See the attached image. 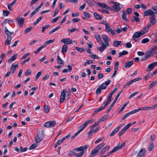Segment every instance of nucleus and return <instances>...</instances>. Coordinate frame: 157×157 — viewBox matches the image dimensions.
Here are the masks:
<instances>
[{"label": "nucleus", "instance_id": "obj_1", "mask_svg": "<svg viewBox=\"0 0 157 157\" xmlns=\"http://www.w3.org/2000/svg\"><path fill=\"white\" fill-rule=\"evenodd\" d=\"M88 147L89 146L87 145H85L84 146H81L79 147L75 148L74 149V150L75 151H81L80 152L76 154L74 157H81L87 151V149Z\"/></svg>", "mask_w": 157, "mask_h": 157}, {"label": "nucleus", "instance_id": "obj_2", "mask_svg": "<svg viewBox=\"0 0 157 157\" xmlns=\"http://www.w3.org/2000/svg\"><path fill=\"white\" fill-rule=\"evenodd\" d=\"M112 98V96L109 95L108 98L106 100L105 102L104 103V105L100 108L98 109L94 110V112L95 113H97L99 112H100L102 110L105 109L106 107L110 103L111 101V99Z\"/></svg>", "mask_w": 157, "mask_h": 157}, {"label": "nucleus", "instance_id": "obj_3", "mask_svg": "<svg viewBox=\"0 0 157 157\" xmlns=\"http://www.w3.org/2000/svg\"><path fill=\"white\" fill-rule=\"evenodd\" d=\"M114 5L113 6L111 7H109V10L115 11L116 12H117L120 11L121 9L122 6L120 7L121 6L120 3L117 2H113Z\"/></svg>", "mask_w": 157, "mask_h": 157}, {"label": "nucleus", "instance_id": "obj_4", "mask_svg": "<svg viewBox=\"0 0 157 157\" xmlns=\"http://www.w3.org/2000/svg\"><path fill=\"white\" fill-rule=\"evenodd\" d=\"M105 145V143H102L96 146L92 151L91 153V155H92L93 156L96 155V154L99 151V150L104 147Z\"/></svg>", "mask_w": 157, "mask_h": 157}, {"label": "nucleus", "instance_id": "obj_5", "mask_svg": "<svg viewBox=\"0 0 157 157\" xmlns=\"http://www.w3.org/2000/svg\"><path fill=\"white\" fill-rule=\"evenodd\" d=\"M44 135L43 132H38L36 138V143H39L42 140Z\"/></svg>", "mask_w": 157, "mask_h": 157}, {"label": "nucleus", "instance_id": "obj_6", "mask_svg": "<svg viewBox=\"0 0 157 157\" xmlns=\"http://www.w3.org/2000/svg\"><path fill=\"white\" fill-rule=\"evenodd\" d=\"M94 121V120L92 119L86 121L83 124L80 126L81 128L80 129V131L82 132L89 124H90L93 122Z\"/></svg>", "mask_w": 157, "mask_h": 157}, {"label": "nucleus", "instance_id": "obj_7", "mask_svg": "<svg viewBox=\"0 0 157 157\" xmlns=\"http://www.w3.org/2000/svg\"><path fill=\"white\" fill-rule=\"evenodd\" d=\"M132 123H129L124 126V128L119 132V136H120L123 135L126 131L127 129L132 125Z\"/></svg>", "mask_w": 157, "mask_h": 157}, {"label": "nucleus", "instance_id": "obj_8", "mask_svg": "<svg viewBox=\"0 0 157 157\" xmlns=\"http://www.w3.org/2000/svg\"><path fill=\"white\" fill-rule=\"evenodd\" d=\"M56 122L55 121H52L45 123L44 126L47 128L53 127L56 125Z\"/></svg>", "mask_w": 157, "mask_h": 157}, {"label": "nucleus", "instance_id": "obj_9", "mask_svg": "<svg viewBox=\"0 0 157 157\" xmlns=\"http://www.w3.org/2000/svg\"><path fill=\"white\" fill-rule=\"evenodd\" d=\"M157 66V62H154L149 64L147 68V72L152 71L155 66Z\"/></svg>", "mask_w": 157, "mask_h": 157}, {"label": "nucleus", "instance_id": "obj_10", "mask_svg": "<svg viewBox=\"0 0 157 157\" xmlns=\"http://www.w3.org/2000/svg\"><path fill=\"white\" fill-rule=\"evenodd\" d=\"M142 35L141 33L140 32L138 31L135 33L132 37V39L135 41H136V39L140 37Z\"/></svg>", "mask_w": 157, "mask_h": 157}, {"label": "nucleus", "instance_id": "obj_11", "mask_svg": "<svg viewBox=\"0 0 157 157\" xmlns=\"http://www.w3.org/2000/svg\"><path fill=\"white\" fill-rule=\"evenodd\" d=\"M16 20L20 27H21L23 26L24 21V19L23 17H17Z\"/></svg>", "mask_w": 157, "mask_h": 157}, {"label": "nucleus", "instance_id": "obj_12", "mask_svg": "<svg viewBox=\"0 0 157 157\" xmlns=\"http://www.w3.org/2000/svg\"><path fill=\"white\" fill-rule=\"evenodd\" d=\"M146 150L144 148L141 149L137 155V157H144Z\"/></svg>", "mask_w": 157, "mask_h": 157}, {"label": "nucleus", "instance_id": "obj_13", "mask_svg": "<svg viewBox=\"0 0 157 157\" xmlns=\"http://www.w3.org/2000/svg\"><path fill=\"white\" fill-rule=\"evenodd\" d=\"M66 92V90L65 89L63 90L61 93L60 97V103L63 102L64 100L65 95V93Z\"/></svg>", "mask_w": 157, "mask_h": 157}, {"label": "nucleus", "instance_id": "obj_14", "mask_svg": "<svg viewBox=\"0 0 157 157\" xmlns=\"http://www.w3.org/2000/svg\"><path fill=\"white\" fill-rule=\"evenodd\" d=\"M153 56V51L152 50H150L147 51L145 54V56L147 59L152 57Z\"/></svg>", "mask_w": 157, "mask_h": 157}, {"label": "nucleus", "instance_id": "obj_15", "mask_svg": "<svg viewBox=\"0 0 157 157\" xmlns=\"http://www.w3.org/2000/svg\"><path fill=\"white\" fill-rule=\"evenodd\" d=\"M102 38L105 43V44L107 45V47L109 46V43L108 41L109 38L108 36L105 35H103L102 36Z\"/></svg>", "mask_w": 157, "mask_h": 157}, {"label": "nucleus", "instance_id": "obj_16", "mask_svg": "<svg viewBox=\"0 0 157 157\" xmlns=\"http://www.w3.org/2000/svg\"><path fill=\"white\" fill-rule=\"evenodd\" d=\"M61 42L65 44H72L73 41L69 38L63 39L61 41Z\"/></svg>", "mask_w": 157, "mask_h": 157}, {"label": "nucleus", "instance_id": "obj_17", "mask_svg": "<svg viewBox=\"0 0 157 157\" xmlns=\"http://www.w3.org/2000/svg\"><path fill=\"white\" fill-rule=\"evenodd\" d=\"M154 13L151 9H149L144 11V16H151L154 14Z\"/></svg>", "mask_w": 157, "mask_h": 157}, {"label": "nucleus", "instance_id": "obj_18", "mask_svg": "<svg viewBox=\"0 0 157 157\" xmlns=\"http://www.w3.org/2000/svg\"><path fill=\"white\" fill-rule=\"evenodd\" d=\"M97 4L100 7L102 8H105L109 10V7L107 4L104 3L101 4L100 2H97Z\"/></svg>", "mask_w": 157, "mask_h": 157}, {"label": "nucleus", "instance_id": "obj_19", "mask_svg": "<svg viewBox=\"0 0 157 157\" xmlns=\"http://www.w3.org/2000/svg\"><path fill=\"white\" fill-rule=\"evenodd\" d=\"M125 144V143H123L122 144H121V145H117L115 147L113 148V150L114 152L121 150L123 147L124 146Z\"/></svg>", "mask_w": 157, "mask_h": 157}, {"label": "nucleus", "instance_id": "obj_20", "mask_svg": "<svg viewBox=\"0 0 157 157\" xmlns=\"http://www.w3.org/2000/svg\"><path fill=\"white\" fill-rule=\"evenodd\" d=\"M105 31L108 33H110L111 34L113 35H115V33L114 30L110 28V25L109 26L108 28L105 29Z\"/></svg>", "mask_w": 157, "mask_h": 157}, {"label": "nucleus", "instance_id": "obj_21", "mask_svg": "<svg viewBox=\"0 0 157 157\" xmlns=\"http://www.w3.org/2000/svg\"><path fill=\"white\" fill-rule=\"evenodd\" d=\"M17 54H14L8 60V63H11V62L15 60L17 58Z\"/></svg>", "mask_w": 157, "mask_h": 157}, {"label": "nucleus", "instance_id": "obj_22", "mask_svg": "<svg viewBox=\"0 0 157 157\" xmlns=\"http://www.w3.org/2000/svg\"><path fill=\"white\" fill-rule=\"evenodd\" d=\"M94 15L95 18L97 20H101L103 17L102 15H100L96 12H94Z\"/></svg>", "mask_w": 157, "mask_h": 157}, {"label": "nucleus", "instance_id": "obj_23", "mask_svg": "<svg viewBox=\"0 0 157 157\" xmlns=\"http://www.w3.org/2000/svg\"><path fill=\"white\" fill-rule=\"evenodd\" d=\"M11 36H7V39L6 40L5 44L6 45H8L10 44V42L12 40Z\"/></svg>", "mask_w": 157, "mask_h": 157}, {"label": "nucleus", "instance_id": "obj_24", "mask_svg": "<svg viewBox=\"0 0 157 157\" xmlns=\"http://www.w3.org/2000/svg\"><path fill=\"white\" fill-rule=\"evenodd\" d=\"M5 32L6 34L7 35V36H11V35L13 34V32H10L8 29L6 27H5Z\"/></svg>", "mask_w": 157, "mask_h": 157}, {"label": "nucleus", "instance_id": "obj_25", "mask_svg": "<svg viewBox=\"0 0 157 157\" xmlns=\"http://www.w3.org/2000/svg\"><path fill=\"white\" fill-rule=\"evenodd\" d=\"M122 90L121 91L117 93L114 101L112 103V104H113V105H114L115 103L116 102L118 97L120 95L121 93L122 92Z\"/></svg>", "mask_w": 157, "mask_h": 157}, {"label": "nucleus", "instance_id": "obj_26", "mask_svg": "<svg viewBox=\"0 0 157 157\" xmlns=\"http://www.w3.org/2000/svg\"><path fill=\"white\" fill-rule=\"evenodd\" d=\"M18 66L17 65H14L12 64L11 66L10 70L12 73H14L16 71V68Z\"/></svg>", "mask_w": 157, "mask_h": 157}, {"label": "nucleus", "instance_id": "obj_27", "mask_svg": "<svg viewBox=\"0 0 157 157\" xmlns=\"http://www.w3.org/2000/svg\"><path fill=\"white\" fill-rule=\"evenodd\" d=\"M126 13L124 11H123L122 15V19L124 21H128V20L126 17Z\"/></svg>", "mask_w": 157, "mask_h": 157}, {"label": "nucleus", "instance_id": "obj_28", "mask_svg": "<svg viewBox=\"0 0 157 157\" xmlns=\"http://www.w3.org/2000/svg\"><path fill=\"white\" fill-rule=\"evenodd\" d=\"M67 50V46L66 44H64L62 47L61 52L63 54L66 53Z\"/></svg>", "mask_w": 157, "mask_h": 157}, {"label": "nucleus", "instance_id": "obj_29", "mask_svg": "<svg viewBox=\"0 0 157 157\" xmlns=\"http://www.w3.org/2000/svg\"><path fill=\"white\" fill-rule=\"evenodd\" d=\"M102 46L98 48L99 50L101 52H103L104 50L106 48V47H107V45L104 44L103 43H102Z\"/></svg>", "mask_w": 157, "mask_h": 157}, {"label": "nucleus", "instance_id": "obj_30", "mask_svg": "<svg viewBox=\"0 0 157 157\" xmlns=\"http://www.w3.org/2000/svg\"><path fill=\"white\" fill-rule=\"evenodd\" d=\"M109 148V146H108L105 147L101 150L100 152V153L101 155H103L104 153Z\"/></svg>", "mask_w": 157, "mask_h": 157}, {"label": "nucleus", "instance_id": "obj_31", "mask_svg": "<svg viewBox=\"0 0 157 157\" xmlns=\"http://www.w3.org/2000/svg\"><path fill=\"white\" fill-rule=\"evenodd\" d=\"M95 38L99 43H101L102 40L101 36L99 34H95Z\"/></svg>", "mask_w": 157, "mask_h": 157}, {"label": "nucleus", "instance_id": "obj_32", "mask_svg": "<svg viewBox=\"0 0 157 157\" xmlns=\"http://www.w3.org/2000/svg\"><path fill=\"white\" fill-rule=\"evenodd\" d=\"M133 64V61L132 60L126 63L124 66V67L126 68H128L131 67Z\"/></svg>", "mask_w": 157, "mask_h": 157}, {"label": "nucleus", "instance_id": "obj_33", "mask_svg": "<svg viewBox=\"0 0 157 157\" xmlns=\"http://www.w3.org/2000/svg\"><path fill=\"white\" fill-rule=\"evenodd\" d=\"M151 21L150 22V24L153 25L155 24L156 22V20L154 16H152L151 17Z\"/></svg>", "mask_w": 157, "mask_h": 157}, {"label": "nucleus", "instance_id": "obj_34", "mask_svg": "<svg viewBox=\"0 0 157 157\" xmlns=\"http://www.w3.org/2000/svg\"><path fill=\"white\" fill-rule=\"evenodd\" d=\"M63 141L64 140H63L62 138L61 140H58L55 143L54 145V147H56L58 145L61 144Z\"/></svg>", "mask_w": 157, "mask_h": 157}, {"label": "nucleus", "instance_id": "obj_35", "mask_svg": "<svg viewBox=\"0 0 157 157\" xmlns=\"http://www.w3.org/2000/svg\"><path fill=\"white\" fill-rule=\"evenodd\" d=\"M114 46L115 47H117L120 45H121L122 43L121 41H114L113 42Z\"/></svg>", "mask_w": 157, "mask_h": 157}, {"label": "nucleus", "instance_id": "obj_36", "mask_svg": "<svg viewBox=\"0 0 157 157\" xmlns=\"http://www.w3.org/2000/svg\"><path fill=\"white\" fill-rule=\"evenodd\" d=\"M108 117L109 116L108 115L104 116L100 119L98 120V121L100 123V122H102L103 121L106 120L107 118H108Z\"/></svg>", "mask_w": 157, "mask_h": 157}, {"label": "nucleus", "instance_id": "obj_37", "mask_svg": "<svg viewBox=\"0 0 157 157\" xmlns=\"http://www.w3.org/2000/svg\"><path fill=\"white\" fill-rule=\"evenodd\" d=\"M57 63L59 64H63V61L61 59L59 56H57Z\"/></svg>", "mask_w": 157, "mask_h": 157}, {"label": "nucleus", "instance_id": "obj_38", "mask_svg": "<svg viewBox=\"0 0 157 157\" xmlns=\"http://www.w3.org/2000/svg\"><path fill=\"white\" fill-rule=\"evenodd\" d=\"M141 110L144 111L152 109L151 106H146L140 108Z\"/></svg>", "mask_w": 157, "mask_h": 157}, {"label": "nucleus", "instance_id": "obj_39", "mask_svg": "<svg viewBox=\"0 0 157 157\" xmlns=\"http://www.w3.org/2000/svg\"><path fill=\"white\" fill-rule=\"evenodd\" d=\"M100 24L105 25V28H108V26L110 25L108 22L104 20L101 21L100 22Z\"/></svg>", "mask_w": 157, "mask_h": 157}, {"label": "nucleus", "instance_id": "obj_40", "mask_svg": "<svg viewBox=\"0 0 157 157\" xmlns=\"http://www.w3.org/2000/svg\"><path fill=\"white\" fill-rule=\"evenodd\" d=\"M128 53V52L127 51L124 50L123 52H120L119 53L118 57H120L122 56L127 54Z\"/></svg>", "mask_w": 157, "mask_h": 157}, {"label": "nucleus", "instance_id": "obj_41", "mask_svg": "<svg viewBox=\"0 0 157 157\" xmlns=\"http://www.w3.org/2000/svg\"><path fill=\"white\" fill-rule=\"evenodd\" d=\"M98 87L100 88L101 90H105L107 86H106L105 83H103L101 85H100Z\"/></svg>", "mask_w": 157, "mask_h": 157}, {"label": "nucleus", "instance_id": "obj_42", "mask_svg": "<svg viewBox=\"0 0 157 157\" xmlns=\"http://www.w3.org/2000/svg\"><path fill=\"white\" fill-rule=\"evenodd\" d=\"M60 28V26H58L54 29H52L51 31L49 32V34H51L55 32V31H56L57 30H58Z\"/></svg>", "mask_w": 157, "mask_h": 157}, {"label": "nucleus", "instance_id": "obj_43", "mask_svg": "<svg viewBox=\"0 0 157 157\" xmlns=\"http://www.w3.org/2000/svg\"><path fill=\"white\" fill-rule=\"evenodd\" d=\"M146 28H147L145 27L144 28H143L140 31V32L141 33L142 35L146 33H147L148 32V30Z\"/></svg>", "mask_w": 157, "mask_h": 157}, {"label": "nucleus", "instance_id": "obj_44", "mask_svg": "<svg viewBox=\"0 0 157 157\" xmlns=\"http://www.w3.org/2000/svg\"><path fill=\"white\" fill-rule=\"evenodd\" d=\"M157 83V81H155L152 82L149 85V88L151 89Z\"/></svg>", "mask_w": 157, "mask_h": 157}, {"label": "nucleus", "instance_id": "obj_45", "mask_svg": "<svg viewBox=\"0 0 157 157\" xmlns=\"http://www.w3.org/2000/svg\"><path fill=\"white\" fill-rule=\"evenodd\" d=\"M50 26V25H45L43 27L42 29L41 32L42 33H44L45 31V29H48V28H49Z\"/></svg>", "mask_w": 157, "mask_h": 157}, {"label": "nucleus", "instance_id": "obj_46", "mask_svg": "<svg viewBox=\"0 0 157 157\" xmlns=\"http://www.w3.org/2000/svg\"><path fill=\"white\" fill-rule=\"evenodd\" d=\"M113 105H114L111 103V105L109 107H108L107 110L105 111L106 113H109L110 112L111 109H112V108L113 107Z\"/></svg>", "mask_w": 157, "mask_h": 157}, {"label": "nucleus", "instance_id": "obj_47", "mask_svg": "<svg viewBox=\"0 0 157 157\" xmlns=\"http://www.w3.org/2000/svg\"><path fill=\"white\" fill-rule=\"evenodd\" d=\"M44 112L47 113L49 112V110L48 106L46 105H45L44 106Z\"/></svg>", "mask_w": 157, "mask_h": 157}, {"label": "nucleus", "instance_id": "obj_48", "mask_svg": "<svg viewBox=\"0 0 157 157\" xmlns=\"http://www.w3.org/2000/svg\"><path fill=\"white\" fill-rule=\"evenodd\" d=\"M99 123H100L99 122V121H98L94 123L93 124L91 125L90 127V128H92V129H93L94 128H95L97 125H98L99 124Z\"/></svg>", "mask_w": 157, "mask_h": 157}, {"label": "nucleus", "instance_id": "obj_49", "mask_svg": "<svg viewBox=\"0 0 157 157\" xmlns=\"http://www.w3.org/2000/svg\"><path fill=\"white\" fill-rule=\"evenodd\" d=\"M32 28L33 27L32 26H30L26 29L25 31V33L26 34L29 33Z\"/></svg>", "mask_w": 157, "mask_h": 157}, {"label": "nucleus", "instance_id": "obj_50", "mask_svg": "<svg viewBox=\"0 0 157 157\" xmlns=\"http://www.w3.org/2000/svg\"><path fill=\"white\" fill-rule=\"evenodd\" d=\"M43 18V17L42 16H41L40 17H39L36 20V21L34 23V24L35 25H36Z\"/></svg>", "mask_w": 157, "mask_h": 157}, {"label": "nucleus", "instance_id": "obj_51", "mask_svg": "<svg viewBox=\"0 0 157 157\" xmlns=\"http://www.w3.org/2000/svg\"><path fill=\"white\" fill-rule=\"evenodd\" d=\"M42 73V71H41L40 72H38V73L37 74V75L36 76L35 80H37V79L39 78V77L41 75V74Z\"/></svg>", "mask_w": 157, "mask_h": 157}, {"label": "nucleus", "instance_id": "obj_52", "mask_svg": "<svg viewBox=\"0 0 157 157\" xmlns=\"http://www.w3.org/2000/svg\"><path fill=\"white\" fill-rule=\"evenodd\" d=\"M131 114L130 112H128V113H126L125 115H124V116L122 117V118L121 119V121L124 120Z\"/></svg>", "mask_w": 157, "mask_h": 157}, {"label": "nucleus", "instance_id": "obj_53", "mask_svg": "<svg viewBox=\"0 0 157 157\" xmlns=\"http://www.w3.org/2000/svg\"><path fill=\"white\" fill-rule=\"evenodd\" d=\"M141 110L140 108L139 109H135V110H132L130 112L131 114H133L134 113H136L139 111Z\"/></svg>", "mask_w": 157, "mask_h": 157}, {"label": "nucleus", "instance_id": "obj_54", "mask_svg": "<svg viewBox=\"0 0 157 157\" xmlns=\"http://www.w3.org/2000/svg\"><path fill=\"white\" fill-rule=\"evenodd\" d=\"M75 49L78 51L81 52H82L85 51V50L84 49L81 48H78V47H76L75 48Z\"/></svg>", "mask_w": 157, "mask_h": 157}, {"label": "nucleus", "instance_id": "obj_55", "mask_svg": "<svg viewBox=\"0 0 157 157\" xmlns=\"http://www.w3.org/2000/svg\"><path fill=\"white\" fill-rule=\"evenodd\" d=\"M150 40L149 39H148V38H146L143 39L142 40L141 43L143 44H145L148 42Z\"/></svg>", "mask_w": 157, "mask_h": 157}, {"label": "nucleus", "instance_id": "obj_56", "mask_svg": "<svg viewBox=\"0 0 157 157\" xmlns=\"http://www.w3.org/2000/svg\"><path fill=\"white\" fill-rule=\"evenodd\" d=\"M37 145L36 144H33L29 148V150L33 149L35 148L36 147Z\"/></svg>", "mask_w": 157, "mask_h": 157}, {"label": "nucleus", "instance_id": "obj_57", "mask_svg": "<svg viewBox=\"0 0 157 157\" xmlns=\"http://www.w3.org/2000/svg\"><path fill=\"white\" fill-rule=\"evenodd\" d=\"M132 84L131 81L126 83L123 86V88H125L126 86H129Z\"/></svg>", "mask_w": 157, "mask_h": 157}, {"label": "nucleus", "instance_id": "obj_58", "mask_svg": "<svg viewBox=\"0 0 157 157\" xmlns=\"http://www.w3.org/2000/svg\"><path fill=\"white\" fill-rule=\"evenodd\" d=\"M28 149L27 147H26L23 148L22 147H20V152H22L26 151Z\"/></svg>", "mask_w": 157, "mask_h": 157}, {"label": "nucleus", "instance_id": "obj_59", "mask_svg": "<svg viewBox=\"0 0 157 157\" xmlns=\"http://www.w3.org/2000/svg\"><path fill=\"white\" fill-rule=\"evenodd\" d=\"M38 11V9H36L34 10L33 12H32L30 14V17H32L35 13Z\"/></svg>", "mask_w": 157, "mask_h": 157}, {"label": "nucleus", "instance_id": "obj_60", "mask_svg": "<svg viewBox=\"0 0 157 157\" xmlns=\"http://www.w3.org/2000/svg\"><path fill=\"white\" fill-rule=\"evenodd\" d=\"M83 13L86 17L88 18H90L91 17V15L89 13L85 12H84Z\"/></svg>", "mask_w": 157, "mask_h": 157}, {"label": "nucleus", "instance_id": "obj_61", "mask_svg": "<svg viewBox=\"0 0 157 157\" xmlns=\"http://www.w3.org/2000/svg\"><path fill=\"white\" fill-rule=\"evenodd\" d=\"M119 66V63L118 62H116L115 63L114 67V70L117 71L118 68Z\"/></svg>", "mask_w": 157, "mask_h": 157}, {"label": "nucleus", "instance_id": "obj_62", "mask_svg": "<svg viewBox=\"0 0 157 157\" xmlns=\"http://www.w3.org/2000/svg\"><path fill=\"white\" fill-rule=\"evenodd\" d=\"M55 40V39H53V40H50L46 41L45 42V44L47 45L48 44L51 43H53Z\"/></svg>", "mask_w": 157, "mask_h": 157}, {"label": "nucleus", "instance_id": "obj_63", "mask_svg": "<svg viewBox=\"0 0 157 157\" xmlns=\"http://www.w3.org/2000/svg\"><path fill=\"white\" fill-rule=\"evenodd\" d=\"M117 132V129H115L110 133V136H113Z\"/></svg>", "mask_w": 157, "mask_h": 157}, {"label": "nucleus", "instance_id": "obj_64", "mask_svg": "<svg viewBox=\"0 0 157 157\" xmlns=\"http://www.w3.org/2000/svg\"><path fill=\"white\" fill-rule=\"evenodd\" d=\"M74 151H75L74 150L73 151H70L68 154V155L71 156L75 155H76V153Z\"/></svg>", "mask_w": 157, "mask_h": 157}]
</instances>
